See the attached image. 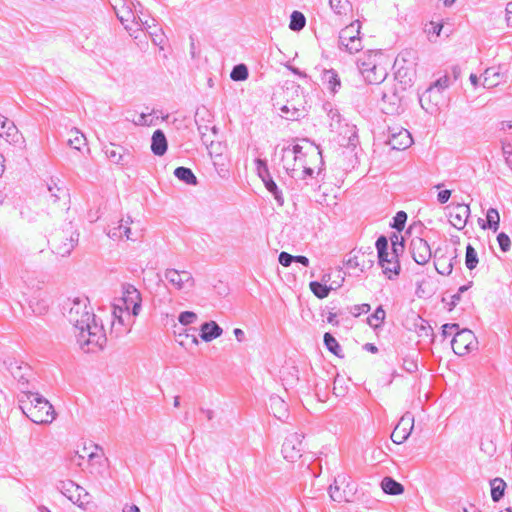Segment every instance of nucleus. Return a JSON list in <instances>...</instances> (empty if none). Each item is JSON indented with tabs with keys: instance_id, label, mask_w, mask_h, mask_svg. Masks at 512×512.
<instances>
[{
	"instance_id": "f257e3e1",
	"label": "nucleus",
	"mask_w": 512,
	"mask_h": 512,
	"mask_svg": "<svg viewBox=\"0 0 512 512\" xmlns=\"http://www.w3.org/2000/svg\"><path fill=\"white\" fill-rule=\"evenodd\" d=\"M69 306L66 317L72 325V330L79 348L84 353H96L103 350L107 337L103 324L89 307V299L85 296L75 297L66 301Z\"/></svg>"
},
{
	"instance_id": "f03ea898",
	"label": "nucleus",
	"mask_w": 512,
	"mask_h": 512,
	"mask_svg": "<svg viewBox=\"0 0 512 512\" xmlns=\"http://www.w3.org/2000/svg\"><path fill=\"white\" fill-rule=\"evenodd\" d=\"M18 403L23 414L36 424L51 423L55 418L53 406L38 392L21 388Z\"/></svg>"
},
{
	"instance_id": "7ed1b4c3",
	"label": "nucleus",
	"mask_w": 512,
	"mask_h": 512,
	"mask_svg": "<svg viewBox=\"0 0 512 512\" xmlns=\"http://www.w3.org/2000/svg\"><path fill=\"white\" fill-rule=\"evenodd\" d=\"M477 341L474 333L469 329L457 330L451 341V347L459 356L470 353L476 346Z\"/></svg>"
},
{
	"instance_id": "20e7f679",
	"label": "nucleus",
	"mask_w": 512,
	"mask_h": 512,
	"mask_svg": "<svg viewBox=\"0 0 512 512\" xmlns=\"http://www.w3.org/2000/svg\"><path fill=\"white\" fill-rule=\"evenodd\" d=\"M4 364L12 377L17 380L19 390L21 391V388L24 390H30L29 378L32 376L31 367L27 363L15 359L5 360Z\"/></svg>"
},
{
	"instance_id": "39448f33",
	"label": "nucleus",
	"mask_w": 512,
	"mask_h": 512,
	"mask_svg": "<svg viewBox=\"0 0 512 512\" xmlns=\"http://www.w3.org/2000/svg\"><path fill=\"white\" fill-rule=\"evenodd\" d=\"M303 438L304 435L298 432H293L286 436L282 445V454L287 461L293 463L301 458L304 450Z\"/></svg>"
},
{
	"instance_id": "423d86ee",
	"label": "nucleus",
	"mask_w": 512,
	"mask_h": 512,
	"mask_svg": "<svg viewBox=\"0 0 512 512\" xmlns=\"http://www.w3.org/2000/svg\"><path fill=\"white\" fill-rule=\"evenodd\" d=\"M165 279L179 291L188 292L195 286V280L189 271L167 269Z\"/></svg>"
},
{
	"instance_id": "0eeeda50",
	"label": "nucleus",
	"mask_w": 512,
	"mask_h": 512,
	"mask_svg": "<svg viewBox=\"0 0 512 512\" xmlns=\"http://www.w3.org/2000/svg\"><path fill=\"white\" fill-rule=\"evenodd\" d=\"M123 296L121 301L126 310L131 309L132 316H137L141 310L142 297L139 290L132 284L124 283L122 285Z\"/></svg>"
},
{
	"instance_id": "6e6552de",
	"label": "nucleus",
	"mask_w": 512,
	"mask_h": 512,
	"mask_svg": "<svg viewBox=\"0 0 512 512\" xmlns=\"http://www.w3.org/2000/svg\"><path fill=\"white\" fill-rule=\"evenodd\" d=\"M103 151L109 161L116 165L124 167L132 166L134 163V156L132 153L122 146L110 143L109 145L104 146Z\"/></svg>"
},
{
	"instance_id": "1a4fd4ad",
	"label": "nucleus",
	"mask_w": 512,
	"mask_h": 512,
	"mask_svg": "<svg viewBox=\"0 0 512 512\" xmlns=\"http://www.w3.org/2000/svg\"><path fill=\"white\" fill-rule=\"evenodd\" d=\"M409 249L413 260L419 265L427 264L432 257L431 247L422 237L412 238Z\"/></svg>"
},
{
	"instance_id": "9d476101",
	"label": "nucleus",
	"mask_w": 512,
	"mask_h": 512,
	"mask_svg": "<svg viewBox=\"0 0 512 512\" xmlns=\"http://www.w3.org/2000/svg\"><path fill=\"white\" fill-rule=\"evenodd\" d=\"M413 143V139L406 129H389L387 144L393 150H405Z\"/></svg>"
},
{
	"instance_id": "9b49d317",
	"label": "nucleus",
	"mask_w": 512,
	"mask_h": 512,
	"mask_svg": "<svg viewBox=\"0 0 512 512\" xmlns=\"http://www.w3.org/2000/svg\"><path fill=\"white\" fill-rule=\"evenodd\" d=\"M449 222L453 227L458 230H462L470 216V207L467 204L458 203L448 207Z\"/></svg>"
},
{
	"instance_id": "f8f14e48",
	"label": "nucleus",
	"mask_w": 512,
	"mask_h": 512,
	"mask_svg": "<svg viewBox=\"0 0 512 512\" xmlns=\"http://www.w3.org/2000/svg\"><path fill=\"white\" fill-rule=\"evenodd\" d=\"M442 100V92L432 86H429L419 97L421 107L429 113L436 111Z\"/></svg>"
},
{
	"instance_id": "ddd939ff",
	"label": "nucleus",
	"mask_w": 512,
	"mask_h": 512,
	"mask_svg": "<svg viewBox=\"0 0 512 512\" xmlns=\"http://www.w3.org/2000/svg\"><path fill=\"white\" fill-rule=\"evenodd\" d=\"M66 499L83 508L89 503V494L75 482L66 480Z\"/></svg>"
},
{
	"instance_id": "4468645a",
	"label": "nucleus",
	"mask_w": 512,
	"mask_h": 512,
	"mask_svg": "<svg viewBox=\"0 0 512 512\" xmlns=\"http://www.w3.org/2000/svg\"><path fill=\"white\" fill-rule=\"evenodd\" d=\"M69 147L74 153L84 151L89 152V147L86 141V137L78 129L72 128L66 132V148Z\"/></svg>"
},
{
	"instance_id": "2eb2a0df",
	"label": "nucleus",
	"mask_w": 512,
	"mask_h": 512,
	"mask_svg": "<svg viewBox=\"0 0 512 512\" xmlns=\"http://www.w3.org/2000/svg\"><path fill=\"white\" fill-rule=\"evenodd\" d=\"M413 428V418L409 416H403L391 434V440L395 444H402L405 442L411 434Z\"/></svg>"
},
{
	"instance_id": "dca6fc26",
	"label": "nucleus",
	"mask_w": 512,
	"mask_h": 512,
	"mask_svg": "<svg viewBox=\"0 0 512 512\" xmlns=\"http://www.w3.org/2000/svg\"><path fill=\"white\" fill-rule=\"evenodd\" d=\"M112 315L114 317V320L112 321V331H116L117 334H120V333H123V332H128L129 329L125 328V329H118L117 328V325L119 326H125V317L130 320L131 318V312L130 310H126L125 307H122L120 305H116L114 304L113 305V312H112Z\"/></svg>"
},
{
	"instance_id": "f3484780",
	"label": "nucleus",
	"mask_w": 512,
	"mask_h": 512,
	"mask_svg": "<svg viewBox=\"0 0 512 512\" xmlns=\"http://www.w3.org/2000/svg\"><path fill=\"white\" fill-rule=\"evenodd\" d=\"M168 149L165 133L161 129L154 131L151 138V151L156 156H163Z\"/></svg>"
},
{
	"instance_id": "a211bd4d",
	"label": "nucleus",
	"mask_w": 512,
	"mask_h": 512,
	"mask_svg": "<svg viewBox=\"0 0 512 512\" xmlns=\"http://www.w3.org/2000/svg\"><path fill=\"white\" fill-rule=\"evenodd\" d=\"M222 328L215 321L204 322L200 328V337L205 342H210L222 335Z\"/></svg>"
},
{
	"instance_id": "6ab92c4d",
	"label": "nucleus",
	"mask_w": 512,
	"mask_h": 512,
	"mask_svg": "<svg viewBox=\"0 0 512 512\" xmlns=\"http://www.w3.org/2000/svg\"><path fill=\"white\" fill-rule=\"evenodd\" d=\"M377 57H381L380 52L368 51L363 58H359L356 62L358 72L362 76L368 73L372 67L378 63L376 60Z\"/></svg>"
},
{
	"instance_id": "aec40b11",
	"label": "nucleus",
	"mask_w": 512,
	"mask_h": 512,
	"mask_svg": "<svg viewBox=\"0 0 512 512\" xmlns=\"http://www.w3.org/2000/svg\"><path fill=\"white\" fill-rule=\"evenodd\" d=\"M500 215L496 208H489L486 213V220L479 219L478 224L481 229H490L493 232H497L499 229Z\"/></svg>"
},
{
	"instance_id": "412c9836",
	"label": "nucleus",
	"mask_w": 512,
	"mask_h": 512,
	"mask_svg": "<svg viewBox=\"0 0 512 512\" xmlns=\"http://www.w3.org/2000/svg\"><path fill=\"white\" fill-rule=\"evenodd\" d=\"M387 75L386 68L377 63L368 73L364 74L363 78L368 84H380L386 79Z\"/></svg>"
},
{
	"instance_id": "4be33fe9",
	"label": "nucleus",
	"mask_w": 512,
	"mask_h": 512,
	"mask_svg": "<svg viewBox=\"0 0 512 512\" xmlns=\"http://www.w3.org/2000/svg\"><path fill=\"white\" fill-rule=\"evenodd\" d=\"M321 79L332 93H336L341 86L340 77L334 69H324Z\"/></svg>"
},
{
	"instance_id": "5701e85b",
	"label": "nucleus",
	"mask_w": 512,
	"mask_h": 512,
	"mask_svg": "<svg viewBox=\"0 0 512 512\" xmlns=\"http://www.w3.org/2000/svg\"><path fill=\"white\" fill-rule=\"evenodd\" d=\"M381 489L388 495H401L404 492V486L390 476H386L381 481Z\"/></svg>"
},
{
	"instance_id": "b1692460",
	"label": "nucleus",
	"mask_w": 512,
	"mask_h": 512,
	"mask_svg": "<svg viewBox=\"0 0 512 512\" xmlns=\"http://www.w3.org/2000/svg\"><path fill=\"white\" fill-rule=\"evenodd\" d=\"M414 326H415V331L419 337L430 338L431 342L434 341L435 334L427 320L423 319L420 316H417V320H416Z\"/></svg>"
},
{
	"instance_id": "393cba45",
	"label": "nucleus",
	"mask_w": 512,
	"mask_h": 512,
	"mask_svg": "<svg viewBox=\"0 0 512 512\" xmlns=\"http://www.w3.org/2000/svg\"><path fill=\"white\" fill-rule=\"evenodd\" d=\"M452 260H456V255L452 258H448L446 256L437 257L435 255L434 265H435L436 271L441 275H445V276L450 275L453 270Z\"/></svg>"
},
{
	"instance_id": "a878e982",
	"label": "nucleus",
	"mask_w": 512,
	"mask_h": 512,
	"mask_svg": "<svg viewBox=\"0 0 512 512\" xmlns=\"http://www.w3.org/2000/svg\"><path fill=\"white\" fill-rule=\"evenodd\" d=\"M174 176L187 185H197L198 180L193 171L184 166L177 167L174 170Z\"/></svg>"
},
{
	"instance_id": "bb28decb",
	"label": "nucleus",
	"mask_w": 512,
	"mask_h": 512,
	"mask_svg": "<svg viewBox=\"0 0 512 512\" xmlns=\"http://www.w3.org/2000/svg\"><path fill=\"white\" fill-rule=\"evenodd\" d=\"M491 486V498L494 502H499L505 493L507 487L506 482L499 477H496L490 481Z\"/></svg>"
},
{
	"instance_id": "cd10ccee",
	"label": "nucleus",
	"mask_w": 512,
	"mask_h": 512,
	"mask_svg": "<svg viewBox=\"0 0 512 512\" xmlns=\"http://www.w3.org/2000/svg\"><path fill=\"white\" fill-rule=\"evenodd\" d=\"M382 102L384 105L383 111L386 114H394L398 112L400 107V99L395 93H392L391 95L384 93L382 96Z\"/></svg>"
},
{
	"instance_id": "c85d7f7f",
	"label": "nucleus",
	"mask_w": 512,
	"mask_h": 512,
	"mask_svg": "<svg viewBox=\"0 0 512 512\" xmlns=\"http://www.w3.org/2000/svg\"><path fill=\"white\" fill-rule=\"evenodd\" d=\"M280 110L282 113L286 114V119L292 121L299 120L305 116L304 108H300L289 101H287V104L283 105Z\"/></svg>"
},
{
	"instance_id": "c756f323",
	"label": "nucleus",
	"mask_w": 512,
	"mask_h": 512,
	"mask_svg": "<svg viewBox=\"0 0 512 512\" xmlns=\"http://www.w3.org/2000/svg\"><path fill=\"white\" fill-rule=\"evenodd\" d=\"M324 345L329 352L339 358H343L342 348L336 338L329 332H326L323 337Z\"/></svg>"
},
{
	"instance_id": "7c9ffc66",
	"label": "nucleus",
	"mask_w": 512,
	"mask_h": 512,
	"mask_svg": "<svg viewBox=\"0 0 512 512\" xmlns=\"http://www.w3.org/2000/svg\"><path fill=\"white\" fill-rule=\"evenodd\" d=\"M365 255L362 254L361 255V258H364ZM373 263L374 261L373 260H368L367 263L365 262V260H362L360 259L359 256L355 255V256H352L350 257L345 265L348 269H356V268H359L361 272H364L365 269H369L373 266Z\"/></svg>"
},
{
	"instance_id": "2f4dec72",
	"label": "nucleus",
	"mask_w": 512,
	"mask_h": 512,
	"mask_svg": "<svg viewBox=\"0 0 512 512\" xmlns=\"http://www.w3.org/2000/svg\"><path fill=\"white\" fill-rule=\"evenodd\" d=\"M386 318V312L382 305H379L373 314L367 318V323L373 329H377L382 326Z\"/></svg>"
},
{
	"instance_id": "473e14b6",
	"label": "nucleus",
	"mask_w": 512,
	"mask_h": 512,
	"mask_svg": "<svg viewBox=\"0 0 512 512\" xmlns=\"http://www.w3.org/2000/svg\"><path fill=\"white\" fill-rule=\"evenodd\" d=\"M384 274L393 273L394 275H399L401 267L399 259L393 258V255H389L385 257V261L382 262V264H379Z\"/></svg>"
},
{
	"instance_id": "72a5a7b5",
	"label": "nucleus",
	"mask_w": 512,
	"mask_h": 512,
	"mask_svg": "<svg viewBox=\"0 0 512 512\" xmlns=\"http://www.w3.org/2000/svg\"><path fill=\"white\" fill-rule=\"evenodd\" d=\"M281 160L284 161L285 157L287 156H293V160L296 161H303L304 153H303V147L299 144H295L292 147L286 146L283 147L281 150Z\"/></svg>"
},
{
	"instance_id": "f704fd0d",
	"label": "nucleus",
	"mask_w": 512,
	"mask_h": 512,
	"mask_svg": "<svg viewBox=\"0 0 512 512\" xmlns=\"http://www.w3.org/2000/svg\"><path fill=\"white\" fill-rule=\"evenodd\" d=\"M265 188L273 195L275 201L279 206L284 205V197L282 191L279 189L272 177L263 181Z\"/></svg>"
},
{
	"instance_id": "c9c22d12",
	"label": "nucleus",
	"mask_w": 512,
	"mask_h": 512,
	"mask_svg": "<svg viewBox=\"0 0 512 512\" xmlns=\"http://www.w3.org/2000/svg\"><path fill=\"white\" fill-rule=\"evenodd\" d=\"M9 143H18L20 139H22L21 134L19 133L17 127L12 121H8L6 128L4 129V134L1 136Z\"/></svg>"
},
{
	"instance_id": "e433bc0d",
	"label": "nucleus",
	"mask_w": 512,
	"mask_h": 512,
	"mask_svg": "<svg viewBox=\"0 0 512 512\" xmlns=\"http://www.w3.org/2000/svg\"><path fill=\"white\" fill-rule=\"evenodd\" d=\"M309 287L312 293L319 299L328 297L330 291L333 289L332 286H327L326 284L319 281H311L309 283Z\"/></svg>"
},
{
	"instance_id": "4c0bfd02",
	"label": "nucleus",
	"mask_w": 512,
	"mask_h": 512,
	"mask_svg": "<svg viewBox=\"0 0 512 512\" xmlns=\"http://www.w3.org/2000/svg\"><path fill=\"white\" fill-rule=\"evenodd\" d=\"M418 352H414L412 354H407L402 357V368L412 374L418 370Z\"/></svg>"
},
{
	"instance_id": "58836bf2",
	"label": "nucleus",
	"mask_w": 512,
	"mask_h": 512,
	"mask_svg": "<svg viewBox=\"0 0 512 512\" xmlns=\"http://www.w3.org/2000/svg\"><path fill=\"white\" fill-rule=\"evenodd\" d=\"M270 406L274 412V416L278 419H282L286 415L287 407L282 398L279 396L270 397Z\"/></svg>"
},
{
	"instance_id": "ea45409f",
	"label": "nucleus",
	"mask_w": 512,
	"mask_h": 512,
	"mask_svg": "<svg viewBox=\"0 0 512 512\" xmlns=\"http://www.w3.org/2000/svg\"><path fill=\"white\" fill-rule=\"evenodd\" d=\"M375 247L377 249L378 264H382L385 261V257L390 255L388 252V239L381 235L376 240Z\"/></svg>"
},
{
	"instance_id": "a19ab883",
	"label": "nucleus",
	"mask_w": 512,
	"mask_h": 512,
	"mask_svg": "<svg viewBox=\"0 0 512 512\" xmlns=\"http://www.w3.org/2000/svg\"><path fill=\"white\" fill-rule=\"evenodd\" d=\"M306 25V18L300 11H293L290 16L289 28L292 31H300Z\"/></svg>"
},
{
	"instance_id": "79ce46f5",
	"label": "nucleus",
	"mask_w": 512,
	"mask_h": 512,
	"mask_svg": "<svg viewBox=\"0 0 512 512\" xmlns=\"http://www.w3.org/2000/svg\"><path fill=\"white\" fill-rule=\"evenodd\" d=\"M479 259L476 250L471 244L466 246L465 265L469 270H473L478 265Z\"/></svg>"
},
{
	"instance_id": "37998d69",
	"label": "nucleus",
	"mask_w": 512,
	"mask_h": 512,
	"mask_svg": "<svg viewBox=\"0 0 512 512\" xmlns=\"http://www.w3.org/2000/svg\"><path fill=\"white\" fill-rule=\"evenodd\" d=\"M248 76V68L245 64L242 63L235 65L230 73V78L233 81H244L248 78Z\"/></svg>"
},
{
	"instance_id": "c03bdc74",
	"label": "nucleus",
	"mask_w": 512,
	"mask_h": 512,
	"mask_svg": "<svg viewBox=\"0 0 512 512\" xmlns=\"http://www.w3.org/2000/svg\"><path fill=\"white\" fill-rule=\"evenodd\" d=\"M360 28V21L356 20L355 22H352L339 32V38L346 40L348 36H359Z\"/></svg>"
},
{
	"instance_id": "a18cd8bd",
	"label": "nucleus",
	"mask_w": 512,
	"mask_h": 512,
	"mask_svg": "<svg viewBox=\"0 0 512 512\" xmlns=\"http://www.w3.org/2000/svg\"><path fill=\"white\" fill-rule=\"evenodd\" d=\"M94 448L96 451H101V454H98L97 452L93 451L88 454V459L91 464L98 463L99 466L103 467L108 462V459L104 457L103 449L98 444L94 445Z\"/></svg>"
},
{
	"instance_id": "49530a36",
	"label": "nucleus",
	"mask_w": 512,
	"mask_h": 512,
	"mask_svg": "<svg viewBox=\"0 0 512 512\" xmlns=\"http://www.w3.org/2000/svg\"><path fill=\"white\" fill-rule=\"evenodd\" d=\"M407 214L404 211H398L396 215L393 217L390 226L395 229L397 232H401L406 224Z\"/></svg>"
},
{
	"instance_id": "de8ad7c7",
	"label": "nucleus",
	"mask_w": 512,
	"mask_h": 512,
	"mask_svg": "<svg viewBox=\"0 0 512 512\" xmlns=\"http://www.w3.org/2000/svg\"><path fill=\"white\" fill-rule=\"evenodd\" d=\"M255 165L258 176L261 178L262 182L266 179L272 177L267 165V161L264 159L257 158L255 159Z\"/></svg>"
},
{
	"instance_id": "09e8293b",
	"label": "nucleus",
	"mask_w": 512,
	"mask_h": 512,
	"mask_svg": "<svg viewBox=\"0 0 512 512\" xmlns=\"http://www.w3.org/2000/svg\"><path fill=\"white\" fill-rule=\"evenodd\" d=\"M452 84L451 76L446 73L445 75L438 78L435 82L430 84L433 88L437 89L440 92H443Z\"/></svg>"
},
{
	"instance_id": "8fccbe9b",
	"label": "nucleus",
	"mask_w": 512,
	"mask_h": 512,
	"mask_svg": "<svg viewBox=\"0 0 512 512\" xmlns=\"http://www.w3.org/2000/svg\"><path fill=\"white\" fill-rule=\"evenodd\" d=\"M331 9L339 15L345 14L349 5L348 0H329Z\"/></svg>"
},
{
	"instance_id": "3c124183",
	"label": "nucleus",
	"mask_w": 512,
	"mask_h": 512,
	"mask_svg": "<svg viewBox=\"0 0 512 512\" xmlns=\"http://www.w3.org/2000/svg\"><path fill=\"white\" fill-rule=\"evenodd\" d=\"M497 242L502 252H508L510 250L511 240L505 232H500L497 235Z\"/></svg>"
},
{
	"instance_id": "603ef678",
	"label": "nucleus",
	"mask_w": 512,
	"mask_h": 512,
	"mask_svg": "<svg viewBox=\"0 0 512 512\" xmlns=\"http://www.w3.org/2000/svg\"><path fill=\"white\" fill-rule=\"evenodd\" d=\"M196 319L197 315L192 311H183L178 316V321L185 326L194 323Z\"/></svg>"
},
{
	"instance_id": "864d4df0",
	"label": "nucleus",
	"mask_w": 512,
	"mask_h": 512,
	"mask_svg": "<svg viewBox=\"0 0 512 512\" xmlns=\"http://www.w3.org/2000/svg\"><path fill=\"white\" fill-rule=\"evenodd\" d=\"M370 309H371L370 304L363 303V304L352 306L351 309H350V313L354 317H358L361 314H367L370 311Z\"/></svg>"
},
{
	"instance_id": "5fc2aeb1",
	"label": "nucleus",
	"mask_w": 512,
	"mask_h": 512,
	"mask_svg": "<svg viewBox=\"0 0 512 512\" xmlns=\"http://www.w3.org/2000/svg\"><path fill=\"white\" fill-rule=\"evenodd\" d=\"M459 329V325L456 323H446L442 326L441 335L443 338H447L450 336L454 331H457Z\"/></svg>"
},
{
	"instance_id": "6e6d98bb",
	"label": "nucleus",
	"mask_w": 512,
	"mask_h": 512,
	"mask_svg": "<svg viewBox=\"0 0 512 512\" xmlns=\"http://www.w3.org/2000/svg\"><path fill=\"white\" fill-rule=\"evenodd\" d=\"M484 86L485 87H492L498 84V82H489V79L491 76H499V74L495 71L494 68H488L484 72Z\"/></svg>"
},
{
	"instance_id": "4d7b16f0",
	"label": "nucleus",
	"mask_w": 512,
	"mask_h": 512,
	"mask_svg": "<svg viewBox=\"0 0 512 512\" xmlns=\"http://www.w3.org/2000/svg\"><path fill=\"white\" fill-rule=\"evenodd\" d=\"M278 261L282 266L288 267L292 262H294V256L285 251H282L278 256Z\"/></svg>"
},
{
	"instance_id": "13d9d810",
	"label": "nucleus",
	"mask_w": 512,
	"mask_h": 512,
	"mask_svg": "<svg viewBox=\"0 0 512 512\" xmlns=\"http://www.w3.org/2000/svg\"><path fill=\"white\" fill-rule=\"evenodd\" d=\"M329 495L333 501L341 502L343 500V495L341 494L339 487L336 485H331L329 487Z\"/></svg>"
},
{
	"instance_id": "bf43d9fd",
	"label": "nucleus",
	"mask_w": 512,
	"mask_h": 512,
	"mask_svg": "<svg viewBox=\"0 0 512 512\" xmlns=\"http://www.w3.org/2000/svg\"><path fill=\"white\" fill-rule=\"evenodd\" d=\"M363 46H362V41H361V38L359 36H357L354 40H352V43H350L349 47H348V51L349 53H356V52H359L360 50H362Z\"/></svg>"
},
{
	"instance_id": "052dcab7",
	"label": "nucleus",
	"mask_w": 512,
	"mask_h": 512,
	"mask_svg": "<svg viewBox=\"0 0 512 512\" xmlns=\"http://www.w3.org/2000/svg\"><path fill=\"white\" fill-rule=\"evenodd\" d=\"M451 194H452V191L451 190H441L438 192L437 194V200L440 204H445L448 202V200L450 199L451 197Z\"/></svg>"
},
{
	"instance_id": "680f3d73",
	"label": "nucleus",
	"mask_w": 512,
	"mask_h": 512,
	"mask_svg": "<svg viewBox=\"0 0 512 512\" xmlns=\"http://www.w3.org/2000/svg\"><path fill=\"white\" fill-rule=\"evenodd\" d=\"M70 241V248L66 250V257L70 255L71 251L74 249V247L78 244L79 241V233L77 231H73L69 238Z\"/></svg>"
},
{
	"instance_id": "e2e57ef3",
	"label": "nucleus",
	"mask_w": 512,
	"mask_h": 512,
	"mask_svg": "<svg viewBox=\"0 0 512 512\" xmlns=\"http://www.w3.org/2000/svg\"><path fill=\"white\" fill-rule=\"evenodd\" d=\"M116 16L119 19V21L124 24L125 22H128L130 18H134V14L130 9H127L124 11V13L116 12Z\"/></svg>"
},
{
	"instance_id": "0e129e2a",
	"label": "nucleus",
	"mask_w": 512,
	"mask_h": 512,
	"mask_svg": "<svg viewBox=\"0 0 512 512\" xmlns=\"http://www.w3.org/2000/svg\"><path fill=\"white\" fill-rule=\"evenodd\" d=\"M150 113H141L136 124L141 126H150L153 124L152 120H149Z\"/></svg>"
},
{
	"instance_id": "69168bd1",
	"label": "nucleus",
	"mask_w": 512,
	"mask_h": 512,
	"mask_svg": "<svg viewBox=\"0 0 512 512\" xmlns=\"http://www.w3.org/2000/svg\"><path fill=\"white\" fill-rule=\"evenodd\" d=\"M107 235L111 238V239H116V238H120L122 237V224H120L118 227H113L111 229H109Z\"/></svg>"
},
{
	"instance_id": "338daca9",
	"label": "nucleus",
	"mask_w": 512,
	"mask_h": 512,
	"mask_svg": "<svg viewBox=\"0 0 512 512\" xmlns=\"http://www.w3.org/2000/svg\"><path fill=\"white\" fill-rule=\"evenodd\" d=\"M405 249L404 243H397V245L392 246V251L389 253L390 255H393V258L398 259V257L403 254Z\"/></svg>"
},
{
	"instance_id": "774afa93",
	"label": "nucleus",
	"mask_w": 512,
	"mask_h": 512,
	"mask_svg": "<svg viewBox=\"0 0 512 512\" xmlns=\"http://www.w3.org/2000/svg\"><path fill=\"white\" fill-rule=\"evenodd\" d=\"M451 76L452 83L456 82L461 76V68L458 65H454L451 67L450 73L447 72Z\"/></svg>"
}]
</instances>
